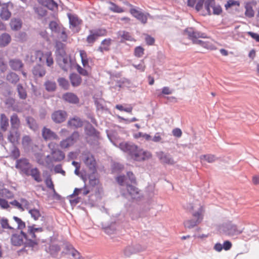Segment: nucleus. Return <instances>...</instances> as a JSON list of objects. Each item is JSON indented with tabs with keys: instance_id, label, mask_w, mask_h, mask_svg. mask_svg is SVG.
<instances>
[{
	"instance_id": "f8f14e48",
	"label": "nucleus",
	"mask_w": 259,
	"mask_h": 259,
	"mask_svg": "<svg viewBox=\"0 0 259 259\" xmlns=\"http://www.w3.org/2000/svg\"><path fill=\"white\" fill-rule=\"evenodd\" d=\"M156 156L163 164L174 165L175 163L173 158L169 154L165 153L163 151L157 152Z\"/></svg>"
},
{
	"instance_id": "4d7b16f0",
	"label": "nucleus",
	"mask_w": 259,
	"mask_h": 259,
	"mask_svg": "<svg viewBox=\"0 0 259 259\" xmlns=\"http://www.w3.org/2000/svg\"><path fill=\"white\" fill-rule=\"evenodd\" d=\"M215 0H206L205 3V8L209 15L211 14L210 7L215 4Z\"/></svg>"
},
{
	"instance_id": "9b49d317",
	"label": "nucleus",
	"mask_w": 259,
	"mask_h": 259,
	"mask_svg": "<svg viewBox=\"0 0 259 259\" xmlns=\"http://www.w3.org/2000/svg\"><path fill=\"white\" fill-rule=\"evenodd\" d=\"M63 251L62 253L64 254H71L75 259H80V253L76 250L70 243L67 242L64 244Z\"/></svg>"
},
{
	"instance_id": "052dcab7",
	"label": "nucleus",
	"mask_w": 259,
	"mask_h": 259,
	"mask_svg": "<svg viewBox=\"0 0 259 259\" xmlns=\"http://www.w3.org/2000/svg\"><path fill=\"white\" fill-rule=\"evenodd\" d=\"M111 7H110V10L113 12L116 13H122L124 12V10L121 7L118 6L117 5H115V4L113 3H111Z\"/></svg>"
},
{
	"instance_id": "de8ad7c7",
	"label": "nucleus",
	"mask_w": 259,
	"mask_h": 259,
	"mask_svg": "<svg viewBox=\"0 0 259 259\" xmlns=\"http://www.w3.org/2000/svg\"><path fill=\"white\" fill-rule=\"evenodd\" d=\"M13 220L17 224L16 228L19 230H22L25 228V223L20 218L17 217H13Z\"/></svg>"
},
{
	"instance_id": "37998d69",
	"label": "nucleus",
	"mask_w": 259,
	"mask_h": 259,
	"mask_svg": "<svg viewBox=\"0 0 259 259\" xmlns=\"http://www.w3.org/2000/svg\"><path fill=\"white\" fill-rule=\"evenodd\" d=\"M200 158L201 161H206L209 163L213 162L217 159L215 156L212 154L202 155Z\"/></svg>"
},
{
	"instance_id": "20e7f679",
	"label": "nucleus",
	"mask_w": 259,
	"mask_h": 259,
	"mask_svg": "<svg viewBox=\"0 0 259 259\" xmlns=\"http://www.w3.org/2000/svg\"><path fill=\"white\" fill-rule=\"evenodd\" d=\"M196 205V204H193L190 208V211H192L193 218L184 222V225L185 228H192L199 224L203 220L204 207L200 204L198 205V207Z\"/></svg>"
},
{
	"instance_id": "7c9ffc66",
	"label": "nucleus",
	"mask_w": 259,
	"mask_h": 259,
	"mask_svg": "<svg viewBox=\"0 0 259 259\" xmlns=\"http://www.w3.org/2000/svg\"><path fill=\"white\" fill-rule=\"evenodd\" d=\"M79 55L83 67L86 68H90V66L89 64V59L86 52L84 50L79 51Z\"/></svg>"
},
{
	"instance_id": "a878e982",
	"label": "nucleus",
	"mask_w": 259,
	"mask_h": 259,
	"mask_svg": "<svg viewBox=\"0 0 259 259\" xmlns=\"http://www.w3.org/2000/svg\"><path fill=\"white\" fill-rule=\"evenodd\" d=\"M138 252H139V250L137 247V245L133 244L126 246L123 250L124 255L127 257H129Z\"/></svg>"
},
{
	"instance_id": "2f4dec72",
	"label": "nucleus",
	"mask_w": 259,
	"mask_h": 259,
	"mask_svg": "<svg viewBox=\"0 0 259 259\" xmlns=\"http://www.w3.org/2000/svg\"><path fill=\"white\" fill-rule=\"evenodd\" d=\"M126 189L132 198H135L138 196L140 190L138 188L131 185H127Z\"/></svg>"
},
{
	"instance_id": "f3484780",
	"label": "nucleus",
	"mask_w": 259,
	"mask_h": 259,
	"mask_svg": "<svg viewBox=\"0 0 259 259\" xmlns=\"http://www.w3.org/2000/svg\"><path fill=\"white\" fill-rule=\"evenodd\" d=\"M20 133L19 130L12 129L9 132L8 140L13 144H17L20 140Z\"/></svg>"
},
{
	"instance_id": "c756f323",
	"label": "nucleus",
	"mask_w": 259,
	"mask_h": 259,
	"mask_svg": "<svg viewBox=\"0 0 259 259\" xmlns=\"http://www.w3.org/2000/svg\"><path fill=\"white\" fill-rule=\"evenodd\" d=\"M9 119L7 116L3 113L0 115V127L1 129L5 132L7 130L9 126Z\"/></svg>"
},
{
	"instance_id": "a19ab883",
	"label": "nucleus",
	"mask_w": 259,
	"mask_h": 259,
	"mask_svg": "<svg viewBox=\"0 0 259 259\" xmlns=\"http://www.w3.org/2000/svg\"><path fill=\"white\" fill-rule=\"evenodd\" d=\"M10 26L13 30H17L21 28L22 23L19 19H12L10 23Z\"/></svg>"
},
{
	"instance_id": "ddd939ff",
	"label": "nucleus",
	"mask_w": 259,
	"mask_h": 259,
	"mask_svg": "<svg viewBox=\"0 0 259 259\" xmlns=\"http://www.w3.org/2000/svg\"><path fill=\"white\" fill-rule=\"evenodd\" d=\"M23 239H27V236L25 233L21 230L20 234H13L11 238V241L13 245L15 246H20L23 244Z\"/></svg>"
},
{
	"instance_id": "603ef678",
	"label": "nucleus",
	"mask_w": 259,
	"mask_h": 259,
	"mask_svg": "<svg viewBox=\"0 0 259 259\" xmlns=\"http://www.w3.org/2000/svg\"><path fill=\"white\" fill-rule=\"evenodd\" d=\"M63 25L58 24L55 21H51L50 22L49 24V27L51 29V30L56 33L58 32L59 29L61 28V27H62Z\"/></svg>"
},
{
	"instance_id": "0e129e2a",
	"label": "nucleus",
	"mask_w": 259,
	"mask_h": 259,
	"mask_svg": "<svg viewBox=\"0 0 259 259\" xmlns=\"http://www.w3.org/2000/svg\"><path fill=\"white\" fill-rule=\"evenodd\" d=\"M0 207L3 209H7L10 206L7 200L0 197Z\"/></svg>"
},
{
	"instance_id": "bb28decb",
	"label": "nucleus",
	"mask_w": 259,
	"mask_h": 259,
	"mask_svg": "<svg viewBox=\"0 0 259 259\" xmlns=\"http://www.w3.org/2000/svg\"><path fill=\"white\" fill-rule=\"evenodd\" d=\"M69 79L73 87H78L82 82L81 77L76 73L71 74L69 76Z\"/></svg>"
},
{
	"instance_id": "39448f33",
	"label": "nucleus",
	"mask_w": 259,
	"mask_h": 259,
	"mask_svg": "<svg viewBox=\"0 0 259 259\" xmlns=\"http://www.w3.org/2000/svg\"><path fill=\"white\" fill-rule=\"evenodd\" d=\"M30 59L32 62L39 63H44L46 61L47 66L49 67L52 66L54 64L52 54L50 51L44 53L40 50L34 51L31 53Z\"/></svg>"
},
{
	"instance_id": "6e6d98bb",
	"label": "nucleus",
	"mask_w": 259,
	"mask_h": 259,
	"mask_svg": "<svg viewBox=\"0 0 259 259\" xmlns=\"http://www.w3.org/2000/svg\"><path fill=\"white\" fill-rule=\"evenodd\" d=\"M88 68H82L80 65H76V70L77 72L81 75L88 76L90 74L89 71L87 70Z\"/></svg>"
},
{
	"instance_id": "1a4fd4ad",
	"label": "nucleus",
	"mask_w": 259,
	"mask_h": 259,
	"mask_svg": "<svg viewBox=\"0 0 259 259\" xmlns=\"http://www.w3.org/2000/svg\"><path fill=\"white\" fill-rule=\"evenodd\" d=\"M82 156V160L86 166L92 170H96V161L94 156L89 151L83 152Z\"/></svg>"
},
{
	"instance_id": "dca6fc26",
	"label": "nucleus",
	"mask_w": 259,
	"mask_h": 259,
	"mask_svg": "<svg viewBox=\"0 0 259 259\" xmlns=\"http://www.w3.org/2000/svg\"><path fill=\"white\" fill-rule=\"evenodd\" d=\"M27 239L26 240L25 244L31 247H33L37 244L36 241V236L34 231L33 226H28L27 234Z\"/></svg>"
},
{
	"instance_id": "ea45409f",
	"label": "nucleus",
	"mask_w": 259,
	"mask_h": 259,
	"mask_svg": "<svg viewBox=\"0 0 259 259\" xmlns=\"http://www.w3.org/2000/svg\"><path fill=\"white\" fill-rule=\"evenodd\" d=\"M17 90L20 98L25 99L27 97V93L21 84H18L17 85Z\"/></svg>"
},
{
	"instance_id": "f03ea898",
	"label": "nucleus",
	"mask_w": 259,
	"mask_h": 259,
	"mask_svg": "<svg viewBox=\"0 0 259 259\" xmlns=\"http://www.w3.org/2000/svg\"><path fill=\"white\" fill-rule=\"evenodd\" d=\"M119 147L121 150L128 153L136 161L147 160L152 157L151 152L141 149L133 144L122 142L119 144Z\"/></svg>"
},
{
	"instance_id": "774afa93",
	"label": "nucleus",
	"mask_w": 259,
	"mask_h": 259,
	"mask_svg": "<svg viewBox=\"0 0 259 259\" xmlns=\"http://www.w3.org/2000/svg\"><path fill=\"white\" fill-rule=\"evenodd\" d=\"M20 155V152L19 149L17 147H15L13 150L11 151V157L14 159H17Z\"/></svg>"
},
{
	"instance_id": "423d86ee",
	"label": "nucleus",
	"mask_w": 259,
	"mask_h": 259,
	"mask_svg": "<svg viewBox=\"0 0 259 259\" xmlns=\"http://www.w3.org/2000/svg\"><path fill=\"white\" fill-rule=\"evenodd\" d=\"M89 188L95 195H100L103 191L102 184L98 178L94 175L89 176Z\"/></svg>"
},
{
	"instance_id": "58836bf2",
	"label": "nucleus",
	"mask_w": 259,
	"mask_h": 259,
	"mask_svg": "<svg viewBox=\"0 0 259 259\" xmlns=\"http://www.w3.org/2000/svg\"><path fill=\"white\" fill-rule=\"evenodd\" d=\"M7 80L12 83H16L19 80L18 75L14 72L8 73L6 77Z\"/></svg>"
},
{
	"instance_id": "a18cd8bd",
	"label": "nucleus",
	"mask_w": 259,
	"mask_h": 259,
	"mask_svg": "<svg viewBox=\"0 0 259 259\" xmlns=\"http://www.w3.org/2000/svg\"><path fill=\"white\" fill-rule=\"evenodd\" d=\"M27 124L30 128L35 130L37 128L36 121L31 117H27L26 119Z\"/></svg>"
},
{
	"instance_id": "4be33fe9",
	"label": "nucleus",
	"mask_w": 259,
	"mask_h": 259,
	"mask_svg": "<svg viewBox=\"0 0 259 259\" xmlns=\"http://www.w3.org/2000/svg\"><path fill=\"white\" fill-rule=\"evenodd\" d=\"M62 98L65 101L72 104H77L79 101L77 96L72 93H65Z\"/></svg>"
},
{
	"instance_id": "e2e57ef3",
	"label": "nucleus",
	"mask_w": 259,
	"mask_h": 259,
	"mask_svg": "<svg viewBox=\"0 0 259 259\" xmlns=\"http://www.w3.org/2000/svg\"><path fill=\"white\" fill-rule=\"evenodd\" d=\"M98 39L93 33H91V31H90V34L87 37V41L89 44H93L95 41Z\"/></svg>"
},
{
	"instance_id": "c9c22d12",
	"label": "nucleus",
	"mask_w": 259,
	"mask_h": 259,
	"mask_svg": "<svg viewBox=\"0 0 259 259\" xmlns=\"http://www.w3.org/2000/svg\"><path fill=\"white\" fill-rule=\"evenodd\" d=\"M245 15L248 18H252L254 15V12L252 4L250 3H247L245 5Z\"/></svg>"
},
{
	"instance_id": "79ce46f5",
	"label": "nucleus",
	"mask_w": 259,
	"mask_h": 259,
	"mask_svg": "<svg viewBox=\"0 0 259 259\" xmlns=\"http://www.w3.org/2000/svg\"><path fill=\"white\" fill-rule=\"evenodd\" d=\"M198 45H200L202 47L206 48L208 50H215L216 48L212 42L209 41H203L202 40H199Z\"/></svg>"
},
{
	"instance_id": "f704fd0d",
	"label": "nucleus",
	"mask_w": 259,
	"mask_h": 259,
	"mask_svg": "<svg viewBox=\"0 0 259 259\" xmlns=\"http://www.w3.org/2000/svg\"><path fill=\"white\" fill-rule=\"evenodd\" d=\"M11 40V37L9 34L6 33L2 34L0 36V46L5 47L7 46Z\"/></svg>"
},
{
	"instance_id": "aec40b11",
	"label": "nucleus",
	"mask_w": 259,
	"mask_h": 259,
	"mask_svg": "<svg viewBox=\"0 0 259 259\" xmlns=\"http://www.w3.org/2000/svg\"><path fill=\"white\" fill-rule=\"evenodd\" d=\"M38 3L52 11L58 10V5L54 0H37Z\"/></svg>"
},
{
	"instance_id": "5701e85b",
	"label": "nucleus",
	"mask_w": 259,
	"mask_h": 259,
	"mask_svg": "<svg viewBox=\"0 0 259 259\" xmlns=\"http://www.w3.org/2000/svg\"><path fill=\"white\" fill-rule=\"evenodd\" d=\"M11 128L19 130L21 126L20 119L16 113L13 114L10 117Z\"/></svg>"
},
{
	"instance_id": "7ed1b4c3",
	"label": "nucleus",
	"mask_w": 259,
	"mask_h": 259,
	"mask_svg": "<svg viewBox=\"0 0 259 259\" xmlns=\"http://www.w3.org/2000/svg\"><path fill=\"white\" fill-rule=\"evenodd\" d=\"M55 47L56 48L57 62L63 70L67 71L70 67L71 60L70 57L66 53L65 45L59 41H57Z\"/></svg>"
},
{
	"instance_id": "6ab92c4d",
	"label": "nucleus",
	"mask_w": 259,
	"mask_h": 259,
	"mask_svg": "<svg viewBox=\"0 0 259 259\" xmlns=\"http://www.w3.org/2000/svg\"><path fill=\"white\" fill-rule=\"evenodd\" d=\"M130 13L137 19L145 24L147 22V16L142 12L136 8H132L130 11Z\"/></svg>"
},
{
	"instance_id": "0eeeda50",
	"label": "nucleus",
	"mask_w": 259,
	"mask_h": 259,
	"mask_svg": "<svg viewBox=\"0 0 259 259\" xmlns=\"http://www.w3.org/2000/svg\"><path fill=\"white\" fill-rule=\"evenodd\" d=\"M79 137V133L74 132L69 137L61 140L60 142L59 146L63 149H68L77 142Z\"/></svg>"
},
{
	"instance_id": "9d476101",
	"label": "nucleus",
	"mask_w": 259,
	"mask_h": 259,
	"mask_svg": "<svg viewBox=\"0 0 259 259\" xmlns=\"http://www.w3.org/2000/svg\"><path fill=\"white\" fill-rule=\"evenodd\" d=\"M244 227L234 223H228V236L234 237L241 234L244 231Z\"/></svg>"
},
{
	"instance_id": "09e8293b",
	"label": "nucleus",
	"mask_w": 259,
	"mask_h": 259,
	"mask_svg": "<svg viewBox=\"0 0 259 259\" xmlns=\"http://www.w3.org/2000/svg\"><path fill=\"white\" fill-rule=\"evenodd\" d=\"M91 33H93L97 37L105 36L107 34V31L105 29H97L95 30H91Z\"/></svg>"
},
{
	"instance_id": "f257e3e1",
	"label": "nucleus",
	"mask_w": 259,
	"mask_h": 259,
	"mask_svg": "<svg viewBox=\"0 0 259 259\" xmlns=\"http://www.w3.org/2000/svg\"><path fill=\"white\" fill-rule=\"evenodd\" d=\"M15 167L19 170L20 173L27 177L31 176L37 183L42 181L41 172L39 169L36 167H33L27 158H21L17 159L16 161Z\"/></svg>"
},
{
	"instance_id": "864d4df0",
	"label": "nucleus",
	"mask_w": 259,
	"mask_h": 259,
	"mask_svg": "<svg viewBox=\"0 0 259 259\" xmlns=\"http://www.w3.org/2000/svg\"><path fill=\"white\" fill-rule=\"evenodd\" d=\"M45 182L47 187L48 188L52 190L54 193H56L54 187V185L50 176H49L47 178V179L45 180Z\"/></svg>"
},
{
	"instance_id": "49530a36",
	"label": "nucleus",
	"mask_w": 259,
	"mask_h": 259,
	"mask_svg": "<svg viewBox=\"0 0 259 259\" xmlns=\"http://www.w3.org/2000/svg\"><path fill=\"white\" fill-rule=\"evenodd\" d=\"M0 16L2 19L7 20L11 16V13L7 8H3L0 13Z\"/></svg>"
},
{
	"instance_id": "a211bd4d",
	"label": "nucleus",
	"mask_w": 259,
	"mask_h": 259,
	"mask_svg": "<svg viewBox=\"0 0 259 259\" xmlns=\"http://www.w3.org/2000/svg\"><path fill=\"white\" fill-rule=\"evenodd\" d=\"M42 136L46 140H59L58 135L50 128L44 127L42 130Z\"/></svg>"
},
{
	"instance_id": "5fc2aeb1",
	"label": "nucleus",
	"mask_w": 259,
	"mask_h": 259,
	"mask_svg": "<svg viewBox=\"0 0 259 259\" xmlns=\"http://www.w3.org/2000/svg\"><path fill=\"white\" fill-rule=\"evenodd\" d=\"M240 7V2L238 1L229 0L228 1V9L234 7L236 10H238Z\"/></svg>"
},
{
	"instance_id": "b1692460",
	"label": "nucleus",
	"mask_w": 259,
	"mask_h": 259,
	"mask_svg": "<svg viewBox=\"0 0 259 259\" xmlns=\"http://www.w3.org/2000/svg\"><path fill=\"white\" fill-rule=\"evenodd\" d=\"M32 73L35 77H41L44 76L46 73L44 67L40 64H37L32 69Z\"/></svg>"
},
{
	"instance_id": "3c124183",
	"label": "nucleus",
	"mask_w": 259,
	"mask_h": 259,
	"mask_svg": "<svg viewBox=\"0 0 259 259\" xmlns=\"http://www.w3.org/2000/svg\"><path fill=\"white\" fill-rule=\"evenodd\" d=\"M58 82L60 86L65 90H68L69 87V83L67 80L63 77L58 78Z\"/></svg>"
},
{
	"instance_id": "473e14b6",
	"label": "nucleus",
	"mask_w": 259,
	"mask_h": 259,
	"mask_svg": "<svg viewBox=\"0 0 259 259\" xmlns=\"http://www.w3.org/2000/svg\"><path fill=\"white\" fill-rule=\"evenodd\" d=\"M56 33H57L58 39L64 42H66L67 41L68 39V35L66 32V29L63 26L61 27V28H60Z\"/></svg>"
},
{
	"instance_id": "bf43d9fd",
	"label": "nucleus",
	"mask_w": 259,
	"mask_h": 259,
	"mask_svg": "<svg viewBox=\"0 0 259 259\" xmlns=\"http://www.w3.org/2000/svg\"><path fill=\"white\" fill-rule=\"evenodd\" d=\"M115 108L116 109H118L119 111H123L128 113H132L133 109V107L131 105L128 106L126 108H124L122 105L119 104L116 105L115 106Z\"/></svg>"
},
{
	"instance_id": "4c0bfd02",
	"label": "nucleus",
	"mask_w": 259,
	"mask_h": 259,
	"mask_svg": "<svg viewBox=\"0 0 259 259\" xmlns=\"http://www.w3.org/2000/svg\"><path fill=\"white\" fill-rule=\"evenodd\" d=\"M0 224L2 228L4 229H8L13 231L15 230V227L10 224L7 219H2L0 221Z\"/></svg>"
},
{
	"instance_id": "2eb2a0df",
	"label": "nucleus",
	"mask_w": 259,
	"mask_h": 259,
	"mask_svg": "<svg viewBox=\"0 0 259 259\" xmlns=\"http://www.w3.org/2000/svg\"><path fill=\"white\" fill-rule=\"evenodd\" d=\"M67 117V113L64 110H57L54 112L51 116L53 121L56 123H60L64 122Z\"/></svg>"
},
{
	"instance_id": "8fccbe9b",
	"label": "nucleus",
	"mask_w": 259,
	"mask_h": 259,
	"mask_svg": "<svg viewBox=\"0 0 259 259\" xmlns=\"http://www.w3.org/2000/svg\"><path fill=\"white\" fill-rule=\"evenodd\" d=\"M0 195L2 196L5 197L8 199H11L14 197V194L13 192L7 189H3L1 190Z\"/></svg>"
},
{
	"instance_id": "72a5a7b5",
	"label": "nucleus",
	"mask_w": 259,
	"mask_h": 259,
	"mask_svg": "<svg viewBox=\"0 0 259 259\" xmlns=\"http://www.w3.org/2000/svg\"><path fill=\"white\" fill-rule=\"evenodd\" d=\"M69 23L72 26L75 27L80 25L82 23V20L79 19L77 16L74 15H68Z\"/></svg>"
},
{
	"instance_id": "c85d7f7f",
	"label": "nucleus",
	"mask_w": 259,
	"mask_h": 259,
	"mask_svg": "<svg viewBox=\"0 0 259 259\" xmlns=\"http://www.w3.org/2000/svg\"><path fill=\"white\" fill-rule=\"evenodd\" d=\"M9 65L14 70H18L22 68L23 66L22 62L19 59H12L9 61Z\"/></svg>"
},
{
	"instance_id": "338daca9",
	"label": "nucleus",
	"mask_w": 259,
	"mask_h": 259,
	"mask_svg": "<svg viewBox=\"0 0 259 259\" xmlns=\"http://www.w3.org/2000/svg\"><path fill=\"white\" fill-rule=\"evenodd\" d=\"M134 137L136 139L142 137L147 141L150 140L151 139V137L149 135L147 134H143L141 132H139L138 133L135 134L134 135Z\"/></svg>"
},
{
	"instance_id": "4468645a",
	"label": "nucleus",
	"mask_w": 259,
	"mask_h": 259,
	"mask_svg": "<svg viewBox=\"0 0 259 259\" xmlns=\"http://www.w3.org/2000/svg\"><path fill=\"white\" fill-rule=\"evenodd\" d=\"M10 203L21 211H24L25 209L29 208V202L25 198H20V201L14 200L10 202Z\"/></svg>"
},
{
	"instance_id": "69168bd1",
	"label": "nucleus",
	"mask_w": 259,
	"mask_h": 259,
	"mask_svg": "<svg viewBox=\"0 0 259 259\" xmlns=\"http://www.w3.org/2000/svg\"><path fill=\"white\" fill-rule=\"evenodd\" d=\"M212 9V12L211 14L214 15H219L222 12V9L220 6L214 5L210 8Z\"/></svg>"
},
{
	"instance_id": "6e6552de",
	"label": "nucleus",
	"mask_w": 259,
	"mask_h": 259,
	"mask_svg": "<svg viewBox=\"0 0 259 259\" xmlns=\"http://www.w3.org/2000/svg\"><path fill=\"white\" fill-rule=\"evenodd\" d=\"M185 35H187L191 39L194 44H198L199 38H206V34L199 31H195L193 28H188L184 32Z\"/></svg>"
},
{
	"instance_id": "680f3d73",
	"label": "nucleus",
	"mask_w": 259,
	"mask_h": 259,
	"mask_svg": "<svg viewBox=\"0 0 259 259\" xmlns=\"http://www.w3.org/2000/svg\"><path fill=\"white\" fill-rule=\"evenodd\" d=\"M144 54V49L141 46L137 47L135 49L134 54L135 56L140 58Z\"/></svg>"
},
{
	"instance_id": "e433bc0d",
	"label": "nucleus",
	"mask_w": 259,
	"mask_h": 259,
	"mask_svg": "<svg viewBox=\"0 0 259 259\" xmlns=\"http://www.w3.org/2000/svg\"><path fill=\"white\" fill-rule=\"evenodd\" d=\"M27 210L31 217L35 221L38 220L41 217V214L38 209L32 208L29 205V208Z\"/></svg>"
},
{
	"instance_id": "13d9d810",
	"label": "nucleus",
	"mask_w": 259,
	"mask_h": 259,
	"mask_svg": "<svg viewBox=\"0 0 259 259\" xmlns=\"http://www.w3.org/2000/svg\"><path fill=\"white\" fill-rule=\"evenodd\" d=\"M31 139L29 136H24L22 139V144L24 148L28 147L31 144Z\"/></svg>"
},
{
	"instance_id": "393cba45",
	"label": "nucleus",
	"mask_w": 259,
	"mask_h": 259,
	"mask_svg": "<svg viewBox=\"0 0 259 259\" xmlns=\"http://www.w3.org/2000/svg\"><path fill=\"white\" fill-rule=\"evenodd\" d=\"M67 125L70 127L78 128L82 126V121L79 117H74L68 121Z\"/></svg>"
},
{
	"instance_id": "412c9836",
	"label": "nucleus",
	"mask_w": 259,
	"mask_h": 259,
	"mask_svg": "<svg viewBox=\"0 0 259 259\" xmlns=\"http://www.w3.org/2000/svg\"><path fill=\"white\" fill-rule=\"evenodd\" d=\"M112 42V40L110 38L104 39L102 41L101 45L97 50L102 53H103L104 52L109 51L110 49Z\"/></svg>"
},
{
	"instance_id": "c03bdc74",
	"label": "nucleus",
	"mask_w": 259,
	"mask_h": 259,
	"mask_svg": "<svg viewBox=\"0 0 259 259\" xmlns=\"http://www.w3.org/2000/svg\"><path fill=\"white\" fill-rule=\"evenodd\" d=\"M45 86L46 90L49 92H53L56 89V84L55 82L48 80L45 83Z\"/></svg>"
},
{
	"instance_id": "cd10ccee",
	"label": "nucleus",
	"mask_w": 259,
	"mask_h": 259,
	"mask_svg": "<svg viewBox=\"0 0 259 259\" xmlns=\"http://www.w3.org/2000/svg\"><path fill=\"white\" fill-rule=\"evenodd\" d=\"M53 159L55 161H60L65 158V154L61 150H54L51 152Z\"/></svg>"
}]
</instances>
